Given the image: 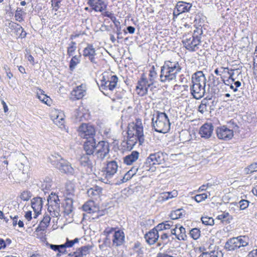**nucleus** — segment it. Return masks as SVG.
Masks as SVG:
<instances>
[{"label": "nucleus", "mask_w": 257, "mask_h": 257, "mask_svg": "<svg viewBox=\"0 0 257 257\" xmlns=\"http://www.w3.org/2000/svg\"><path fill=\"white\" fill-rule=\"evenodd\" d=\"M206 84V79L202 71H197L193 74L190 90L194 98L200 99L204 96Z\"/></svg>", "instance_id": "1"}, {"label": "nucleus", "mask_w": 257, "mask_h": 257, "mask_svg": "<svg viewBox=\"0 0 257 257\" xmlns=\"http://www.w3.org/2000/svg\"><path fill=\"white\" fill-rule=\"evenodd\" d=\"M182 70L178 61H166L161 68L160 81L170 82L176 79L177 75Z\"/></svg>", "instance_id": "2"}, {"label": "nucleus", "mask_w": 257, "mask_h": 257, "mask_svg": "<svg viewBox=\"0 0 257 257\" xmlns=\"http://www.w3.org/2000/svg\"><path fill=\"white\" fill-rule=\"evenodd\" d=\"M100 77L99 83H97L99 89L104 94L108 95L116 87L118 78L108 72H104Z\"/></svg>", "instance_id": "3"}, {"label": "nucleus", "mask_w": 257, "mask_h": 257, "mask_svg": "<svg viewBox=\"0 0 257 257\" xmlns=\"http://www.w3.org/2000/svg\"><path fill=\"white\" fill-rule=\"evenodd\" d=\"M152 126L157 132L166 133L170 129V122L165 112L157 111L152 118Z\"/></svg>", "instance_id": "4"}, {"label": "nucleus", "mask_w": 257, "mask_h": 257, "mask_svg": "<svg viewBox=\"0 0 257 257\" xmlns=\"http://www.w3.org/2000/svg\"><path fill=\"white\" fill-rule=\"evenodd\" d=\"M202 31L197 29L194 31L193 34H188L184 35L182 43L184 47L189 51H196L199 48L201 44V35Z\"/></svg>", "instance_id": "5"}, {"label": "nucleus", "mask_w": 257, "mask_h": 257, "mask_svg": "<svg viewBox=\"0 0 257 257\" xmlns=\"http://www.w3.org/2000/svg\"><path fill=\"white\" fill-rule=\"evenodd\" d=\"M50 159L51 163L61 172L69 175L74 174V170L71 164L67 160L63 159L58 154L52 155Z\"/></svg>", "instance_id": "6"}, {"label": "nucleus", "mask_w": 257, "mask_h": 257, "mask_svg": "<svg viewBox=\"0 0 257 257\" xmlns=\"http://www.w3.org/2000/svg\"><path fill=\"white\" fill-rule=\"evenodd\" d=\"M127 135L135 136L139 140V145H142L145 142L144 127L142 120L137 118L135 122L130 123L128 125Z\"/></svg>", "instance_id": "7"}, {"label": "nucleus", "mask_w": 257, "mask_h": 257, "mask_svg": "<svg viewBox=\"0 0 257 257\" xmlns=\"http://www.w3.org/2000/svg\"><path fill=\"white\" fill-rule=\"evenodd\" d=\"M118 164L115 161L108 162L106 166L102 171V177L101 180L106 184L111 183V179L116 173L118 170Z\"/></svg>", "instance_id": "8"}, {"label": "nucleus", "mask_w": 257, "mask_h": 257, "mask_svg": "<svg viewBox=\"0 0 257 257\" xmlns=\"http://www.w3.org/2000/svg\"><path fill=\"white\" fill-rule=\"evenodd\" d=\"M48 211L50 215L53 217H57L60 215V200L58 196L55 193H51L47 199Z\"/></svg>", "instance_id": "9"}, {"label": "nucleus", "mask_w": 257, "mask_h": 257, "mask_svg": "<svg viewBox=\"0 0 257 257\" xmlns=\"http://www.w3.org/2000/svg\"><path fill=\"white\" fill-rule=\"evenodd\" d=\"M152 86L153 85L149 83L146 75L143 74L136 86L137 93L139 95L144 96L147 94L149 88L152 90Z\"/></svg>", "instance_id": "10"}, {"label": "nucleus", "mask_w": 257, "mask_h": 257, "mask_svg": "<svg viewBox=\"0 0 257 257\" xmlns=\"http://www.w3.org/2000/svg\"><path fill=\"white\" fill-rule=\"evenodd\" d=\"M79 135L87 140L94 139L95 135L94 127L89 123H82L78 128Z\"/></svg>", "instance_id": "11"}, {"label": "nucleus", "mask_w": 257, "mask_h": 257, "mask_svg": "<svg viewBox=\"0 0 257 257\" xmlns=\"http://www.w3.org/2000/svg\"><path fill=\"white\" fill-rule=\"evenodd\" d=\"M216 134L219 140L224 141L230 140L233 137V130L228 128L225 125L217 127L216 129Z\"/></svg>", "instance_id": "12"}, {"label": "nucleus", "mask_w": 257, "mask_h": 257, "mask_svg": "<svg viewBox=\"0 0 257 257\" xmlns=\"http://www.w3.org/2000/svg\"><path fill=\"white\" fill-rule=\"evenodd\" d=\"M109 152L108 143L105 141H100L96 144L95 155L97 158L103 160Z\"/></svg>", "instance_id": "13"}, {"label": "nucleus", "mask_w": 257, "mask_h": 257, "mask_svg": "<svg viewBox=\"0 0 257 257\" xmlns=\"http://www.w3.org/2000/svg\"><path fill=\"white\" fill-rule=\"evenodd\" d=\"M96 50L92 44H88L83 51V56L88 59L92 63L96 64Z\"/></svg>", "instance_id": "14"}, {"label": "nucleus", "mask_w": 257, "mask_h": 257, "mask_svg": "<svg viewBox=\"0 0 257 257\" xmlns=\"http://www.w3.org/2000/svg\"><path fill=\"white\" fill-rule=\"evenodd\" d=\"M88 4L96 12H102L106 10L107 3L105 0H88Z\"/></svg>", "instance_id": "15"}, {"label": "nucleus", "mask_w": 257, "mask_h": 257, "mask_svg": "<svg viewBox=\"0 0 257 257\" xmlns=\"http://www.w3.org/2000/svg\"><path fill=\"white\" fill-rule=\"evenodd\" d=\"M165 161L164 155L163 153L159 152L151 154L147 158L146 163L149 165L161 164Z\"/></svg>", "instance_id": "16"}, {"label": "nucleus", "mask_w": 257, "mask_h": 257, "mask_svg": "<svg viewBox=\"0 0 257 257\" xmlns=\"http://www.w3.org/2000/svg\"><path fill=\"white\" fill-rule=\"evenodd\" d=\"M94 155L82 154L79 159V163L82 167H84L86 170L92 171L93 167V161Z\"/></svg>", "instance_id": "17"}, {"label": "nucleus", "mask_w": 257, "mask_h": 257, "mask_svg": "<svg viewBox=\"0 0 257 257\" xmlns=\"http://www.w3.org/2000/svg\"><path fill=\"white\" fill-rule=\"evenodd\" d=\"M86 94V86L81 84L73 89L71 91V98L73 100L82 98Z\"/></svg>", "instance_id": "18"}, {"label": "nucleus", "mask_w": 257, "mask_h": 257, "mask_svg": "<svg viewBox=\"0 0 257 257\" xmlns=\"http://www.w3.org/2000/svg\"><path fill=\"white\" fill-rule=\"evenodd\" d=\"M92 248V246L91 245H83L77 248L75 251L69 253L68 256L71 257H84L90 253Z\"/></svg>", "instance_id": "19"}, {"label": "nucleus", "mask_w": 257, "mask_h": 257, "mask_svg": "<svg viewBox=\"0 0 257 257\" xmlns=\"http://www.w3.org/2000/svg\"><path fill=\"white\" fill-rule=\"evenodd\" d=\"M192 4L184 2H179L176 4L174 11V15L178 16L180 14L188 12L192 8Z\"/></svg>", "instance_id": "20"}, {"label": "nucleus", "mask_w": 257, "mask_h": 257, "mask_svg": "<svg viewBox=\"0 0 257 257\" xmlns=\"http://www.w3.org/2000/svg\"><path fill=\"white\" fill-rule=\"evenodd\" d=\"M213 125L211 123H204L200 128L199 134L202 138L209 139L212 135Z\"/></svg>", "instance_id": "21"}, {"label": "nucleus", "mask_w": 257, "mask_h": 257, "mask_svg": "<svg viewBox=\"0 0 257 257\" xmlns=\"http://www.w3.org/2000/svg\"><path fill=\"white\" fill-rule=\"evenodd\" d=\"M96 141L94 139L87 140L83 145L84 151L85 154L94 155L96 149Z\"/></svg>", "instance_id": "22"}, {"label": "nucleus", "mask_w": 257, "mask_h": 257, "mask_svg": "<svg viewBox=\"0 0 257 257\" xmlns=\"http://www.w3.org/2000/svg\"><path fill=\"white\" fill-rule=\"evenodd\" d=\"M43 200L41 197H36L32 200V207L35 212V216L34 217L36 218L40 213L43 207Z\"/></svg>", "instance_id": "23"}, {"label": "nucleus", "mask_w": 257, "mask_h": 257, "mask_svg": "<svg viewBox=\"0 0 257 257\" xmlns=\"http://www.w3.org/2000/svg\"><path fill=\"white\" fill-rule=\"evenodd\" d=\"M171 234L175 235L179 240H185L187 237L185 228L180 225H176L175 228L171 230Z\"/></svg>", "instance_id": "24"}, {"label": "nucleus", "mask_w": 257, "mask_h": 257, "mask_svg": "<svg viewBox=\"0 0 257 257\" xmlns=\"http://www.w3.org/2000/svg\"><path fill=\"white\" fill-rule=\"evenodd\" d=\"M112 240L114 245L118 246L122 245L124 242V232L120 230L114 231Z\"/></svg>", "instance_id": "25"}, {"label": "nucleus", "mask_w": 257, "mask_h": 257, "mask_svg": "<svg viewBox=\"0 0 257 257\" xmlns=\"http://www.w3.org/2000/svg\"><path fill=\"white\" fill-rule=\"evenodd\" d=\"M159 237V233H158L156 230L154 229L151 230L145 236L146 241L151 245L154 244L158 240Z\"/></svg>", "instance_id": "26"}, {"label": "nucleus", "mask_w": 257, "mask_h": 257, "mask_svg": "<svg viewBox=\"0 0 257 257\" xmlns=\"http://www.w3.org/2000/svg\"><path fill=\"white\" fill-rule=\"evenodd\" d=\"M139 155L138 151H134L123 158V162L127 165H131L138 160Z\"/></svg>", "instance_id": "27"}, {"label": "nucleus", "mask_w": 257, "mask_h": 257, "mask_svg": "<svg viewBox=\"0 0 257 257\" xmlns=\"http://www.w3.org/2000/svg\"><path fill=\"white\" fill-rule=\"evenodd\" d=\"M224 247L229 251H233L239 248L237 237H232L228 239L226 242Z\"/></svg>", "instance_id": "28"}, {"label": "nucleus", "mask_w": 257, "mask_h": 257, "mask_svg": "<svg viewBox=\"0 0 257 257\" xmlns=\"http://www.w3.org/2000/svg\"><path fill=\"white\" fill-rule=\"evenodd\" d=\"M51 217L48 214H45L43 219L36 229V231H44L49 226Z\"/></svg>", "instance_id": "29"}, {"label": "nucleus", "mask_w": 257, "mask_h": 257, "mask_svg": "<svg viewBox=\"0 0 257 257\" xmlns=\"http://www.w3.org/2000/svg\"><path fill=\"white\" fill-rule=\"evenodd\" d=\"M83 211L88 213H94L98 211V208L95 205L93 201H88L86 202L83 206Z\"/></svg>", "instance_id": "30"}, {"label": "nucleus", "mask_w": 257, "mask_h": 257, "mask_svg": "<svg viewBox=\"0 0 257 257\" xmlns=\"http://www.w3.org/2000/svg\"><path fill=\"white\" fill-rule=\"evenodd\" d=\"M52 185V179L49 177H46L43 179L40 185V187L45 193L50 190Z\"/></svg>", "instance_id": "31"}, {"label": "nucleus", "mask_w": 257, "mask_h": 257, "mask_svg": "<svg viewBox=\"0 0 257 257\" xmlns=\"http://www.w3.org/2000/svg\"><path fill=\"white\" fill-rule=\"evenodd\" d=\"M138 142H139V140L137 139L135 136L128 135L127 140L123 142L122 146L127 150H131Z\"/></svg>", "instance_id": "32"}, {"label": "nucleus", "mask_w": 257, "mask_h": 257, "mask_svg": "<svg viewBox=\"0 0 257 257\" xmlns=\"http://www.w3.org/2000/svg\"><path fill=\"white\" fill-rule=\"evenodd\" d=\"M63 208L64 214L69 215L73 210L72 200L70 198H67L63 204Z\"/></svg>", "instance_id": "33"}, {"label": "nucleus", "mask_w": 257, "mask_h": 257, "mask_svg": "<svg viewBox=\"0 0 257 257\" xmlns=\"http://www.w3.org/2000/svg\"><path fill=\"white\" fill-rule=\"evenodd\" d=\"M185 215V211L182 208H179L172 211L170 215L171 219L175 220L181 218Z\"/></svg>", "instance_id": "34"}, {"label": "nucleus", "mask_w": 257, "mask_h": 257, "mask_svg": "<svg viewBox=\"0 0 257 257\" xmlns=\"http://www.w3.org/2000/svg\"><path fill=\"white\" fill-rule=\"evenodd\" d=\"M102 192V188L99 186H95L91 188L87 191L88 195L92 198L98 197Z\"/></svg>", "instance_id": "35"}, {"label": "nucleus", "mask_w": 257, "mask_h": 257, "mask_svg": "<svg viewBox=\"0 0 257 257\" xmlns=\"http://www.w3.org/2000/svg\"><path fill=\"white\" fill-rule=\"evenodd\" d=\"M237 240L239 248L245 247L249 244V238L247 236H237Z\"/></svg>", "instance_id": "36"}, {"label": "nucleus", "mask_w": 257, "mask_h": 257, "mask_svg": "<svg viewBox=\"0 0 257 257\" xmlns=\"http://www.w3.org/2000/svg\"><path fill=\"white\" fill-rule=\"evenodd\" d=\"M249 202L246 200L242 199L238 203L233 202L231 205H234L239 208V210H244L247 208L249 205Z\"/></svg>", "instance_id": "37"}, {"label": "nucleus", "mask_w": 257, "mask_h": 257, "mask_svg": "<svg viewBox=\"0 0 257 257\" xmlns=\"http://www.w3.org/2000/svg\"><path fill=\"white\" fill-rule=\"evenodd\" d=\"M139 169V167L135 166L131 170L127 172L122 179V182H125L132 178Z\"/></svg>", "instance_id": "38"}, {"label": "nucleus", "mask_w": 257, "mask_h": 257, "mask_svg": "<svg viewBox=\"0 0 257 257\" xmlns=\"http://www.w3.org/2000/svg\"><path fill=\"white\" fill-rule=\"evenodd\" d=\"M8 26L12 30L14 31V33L18 37L21 31H23V28L20 25L15 23L10 22L9 23Z\"/></svg>", "instance_id": "39"}, {"label": "nucleus", "mask_w": 257, "mask_h": 257, "mask_svg": "<svg viewBox=\"0 0 257 257\" xmlns=\"http://www.w3.org/2000/svg\"><path fill=\"white\" fill-rule=\"evenodd\" d=\"M80 55H75L72 57L70 60L69 64V67L71 70H73L76 67L77 65L80 63Z\"/></svg>", "instance_id": "40"}, {"label": "nucleus", "mask_w": 257, "mask_h": 257, "mask_svg": "<svg viewBox=\"0 0 257 257\" xmlns=\"http://www.w3.org/2000/svg\"><path fill=\"white\" fill-rule=\"evenodd\" d=\"M157 76V73L156 71L155 70V67L153 66L151 68V69L149 71V79L148 81H149V83L152 84L153 85L155 81V79L156 78Z\"/></svg>", "instance_id": "41"}, {"label": "nucleus", "mask_w": 257, "mask_h": 257, "mask_svg": "<svg viewBox=\"0 0 257 257\" xmlns=\"http://www.w3.org/2000/svg\"><path fill=\"white\" fill-rule=\"evenodd\" d=\"M79 240L80 238H75L73 240H69L68 238H67L65 243L62 244L64 250L65 249V248L67 247H72L75 243L79 242Z\"/></svg>", "instance_id": "42"}, {"label": "nucleus", "mask_w": 257, "mask_h": 257, "mask_svg": "<svg viewBox=\"0 0 257 257\" xmlns=\"http://www.w3.org/2000/svg\"><path fill=\"white\" fill-rule=\"evenodd\" d=\"M208 105V101L207 99H203L201 104L198 107V111L201 113H204L207 111V105Z\"/></svg>", "instance_id": "43"}, {"label": "nucleus", "mask_w": 257, "mask_h": 257, "mask_svg": "<svg viewBox=\"0 0 257 257\" xmlns=\"http://www.w3.org/2000/svg\"><path fill=\"white\" fill-rule=\"evenodd\" d=\"M76 49V43L73 41L71 42V43L69 44V46L67 48V55L69 57L73 56Z\"/></svg>", "instance_id": "44"}, {"label": "nucleus", "mask_w": 257, "mask_h": 257, "mask_svg": "<svg viewBox=\"0 0 257 257\" xmlns=\"http://www.w3.org/2000/svg\"><path fill=\"white\" fill-rule=\"evenodd\" d=\"M217 218L221 220L223 222H226V223H229L232 217H230L228 212H223L221 214L217 216Z\"/></svg>", "instance_id": "45"}, {"label": "nucleus", "mask_w": 257, "mask_h": 257, "mask_svg": "<svg viewBox=\"0 0 257 257\" xmlns=\"http://www.w3.org/2000/svg\"><path fill=\"white\" fill-rule=\"evenodd\" d=\"M49 246L51 249L54 251H58L59 252V253H66V249L64 250L63 246L62 244L55 245L51 244L49 245Z\"/></svg>", "instance_id": "46"}, {"label": "nucleus", "mask_w": 257, "mask_h": 257, "mask_svg": "<svg viewBox=\"0 0 257 257\" xmlns=\"http://www.w3.org/2000/svg\"><path fill=\"white\" fill-rule=\"evenodd\" d=\"M117 230H116V228L111 227H106L105 230H104L103 234L104 235L106 236V238L107 239H109V235L110 234H112V235L114 234V231H116Z\"/></svg>", "instance_id": "47"}, {"label": "nucleus", "mask_w": 257, "mask_h": 257, "mask_svg": "<svg viewBox=\"0 0 257 257\" xmlns=\"http://www.w3.org/2000/svg\"><path fill=\"white\" fill-rule=\"evenodd\" d=\"M246 174H251L257 171V163H253L244 169Z\"/></svg>", "instance_id": "48"}, {"label": "nucleus", "mask_w": 257, "mask_h": 257, "mask_svg": "<svg viewBox=\"0 0 257 257\" xmlns=\"http://www.w3.org/2000/svg\"><path fill=\"white\" fill-rule=\"evenodd\" d=\"M201 219L202 223L206 225H213L214 223V219L212 217L208 216L202 217Z\"/></svg>", "instance_id": "49"}, {"label": "nucleus", "mask_w": 257, "mask_h": 257, "mask_svg": "<svg viewBox=\"0 0 257 257\" xmlns=\"http://www.w3.org/2000/svg\"><path fill=\"white\" fill-rule=\"evenodd\" d=\"M190 234L194 239H197L200 235V231L199 229L194 228L190 231Z\"/></svg>", "instance_id": "50"}, {"label": "nucleus", "mask_w": 257, "mask_h": 257, "mask_svg": "<svg viewBox=\"0 0 257 257\" xmlns=\"http://www.w3.org/2000/svg\"><path fill=\"white\" fill-rule=\"evenodd\" d=\"M207 198V195L206 193L197 194L194 197H192V198H193L198 203L201 202L205 200Z\"/></svg>", "instance_id": "51"}, {"label": "nucleus", "mask_w": 257, "mask_h": 257, "mask_svg": "<svg viewBox=\"0 0 257 257\" xmlns=\"http://www.w3.org/2000/svg\"><path fill=\"white\" fill-rule=\"evenodd\" d=\"M64 114L63 113H60L59 115H58L55 118V123L61 126L63 125L64 123V118H63Z\"/></svg>", "instance_id": "52"}, {"label": "nucleus", "mask_w": 257, "mask_h": 257, "mask_svg": "<svg viewBox=\"0 0 257 257\" xmlns=\"http://www.w3.org/2000/svg\"><path fill=\"white\" fill-rule=\"evenodd\" d=\"M31 196L32 194L30 191H24L21 193L20 198L24 201H28L30 199Z\"/></svg>", "instance_id": "53"}, {"label": "nucleus", "mask_w": 257, "mask_h": 257, "mask_svg": "<svg viewBox=\"0 0 257 257\" xmlns=\"http://www.w3.org/2000/svg\"><path fill=\"white\" fill-rule=\"evenodd\" d=\"M229 72V68L228 67H221L219 68H216L214 70V73L217 75H221L222 74L227 73Z\"/></svg>", "instance_id": "54"}, {"label": "nucleus", "mask_w": 257, "mask_h": 257, "mask_svg": "<svg viewBox=\"0 0 257 257\" xmlns=\"http://www.w3.org/2000/svg\"><path fill=\"white\" fill-rule=\"evenodd\" d=\"M243 92L242 90L238 89V91L234 93V94L232 95L230 100H237L238 99H240L242 97Z\"/></svg>", "instance_id": "55"}, {"label": "nucleus", "mask_w": 257, "mask_h": 257, "mask_svg": "<svg viewBox=\"0 0 257 257\" xmlns=\"http://www.w3.org/2000/svg\"><path fill=\"white\" fill-rule=\"evenodd\" d=\"M15 17L16 20L21 22L23 21V18L22 15V9L21 8H18L15 13Z\"/></svg>", "instance_id": "56"}, {"label": "nucleus", "mask_w": 257, "mask_h": 257, "mask_svg": "<svg viewBox=\"0 0 257 257\" xmlns=\"http://www.w3.org/2000/svg\"><path fill=\"white\" fill-rule=\"evenodd\" d=\"M38 97L42 102L47 105H49L51 100L50 98L46 95L42 94L41 95H38Z\"/></svg>", "instance_id": "57"}, {"label": "nucleus", "mask_w": 257, "mask_h": 257, "mask_svg": "<svg viewBox=\"0 0 257 257\" xmlns=\"http://www.w3.org/2000/svg\"><path fill=\"white\" fill-rule=\"evenodd\" d=\"M113 23L115 28L117 30V35L118 36L120 35L121 34L120 30H121V26H120V22L117 20L116 18L115 19V20L112 21Z\"/></svg>", "instance_id": "58"}, {"label": "nucleus", "mask_w": 257, "mask_h": 257, "mask_svg": "<svg viewBox=\"0 0 257 257\" xmlns=\"http://www.w3.org/2000/svg\"><path fill=\"white\" fill-rule=\"evenodd\" d=\"M198 257H217L215 251H211L210 252H203Z\"/></svg>", "instance_id": "59"}, {"label": "nucleus", "mask_w": 257, "mask_h": 257, "mask_svg": "<svg viewBox=\"0 0 257 257\" xmlns=\"http://www.w3.org/2000/svg\"><path fill=\"white\" fill-rule=\"evenodd\" d=\"M81 109V108L79 107L75 111V116L77 120L81 121L82 120V117L83 116V113L80 112Z\"/></svg>", "instance_id": "60"}, {"label": "nucleus", "mask_w": 257, "mask_h": 257, "mask_svg": "<svg viewBox=\"0 0 257 257\" xmlns=\"http://www.w3.org/2000/svg\"><path fill=\"white\" fill-rule=\"evenodd\" d=\"M62 1V0H51L52 6L54 7L56 11L60 8V4Z\"/></svg>", "instance_id": "61"}, {"label": "nucleus", "mask_w": 257, "mask_h": 257, "mask_svg": "<svg viewBox=\"0 0 257 257\" xmlns=\"http://www.w3.org/2000/svg\"><path fill=\"white\" fill-rule=\"evenodd\" d=\"M102 15L104 17L109 18L111 21L115 20L116 17L114 16L113 14L111 12L106 11L102 13Z\"/></svg>", "instance_id": "62"}, {"label": "nucleus", "mask_w": 257, "mask_h": 257, "mask_svg": "<svg viewBox=\"0 0 257 257\" xmlns=\"http://www.w3.org/2000/svg\"><path fill=\"white\" fill-rule=\"evenodd\" d=\"M168 196L169 194H167V192H163L160 194V196L159 197V199L160 201H165L169 200Z\"/></svg>", "instance_id": "63"}, {"label": "nucleus", "mask_w": 257, "mask_h": 257, "mask_svg": "<svg viewBox=\"0 0 257 257\" xmlns=\"http://www.w3.org/2000/svg\"><path fill=\"white\" fill-rule=\"evenodd\" d=\"M165 227H164V224L162 223H159L157 226L154 227L153 229L154 230H156L158 233H159V231H162L163 230H165Z\"/></svg>", "instance_id": "64"}]
</instances>
